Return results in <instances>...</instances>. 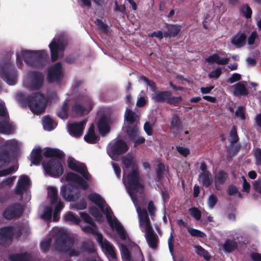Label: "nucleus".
<instances>
[{
  "label": "nucleus",
  "instance_id": "obj_1",
  "mask_svg": "<svg viewBox=\"0 0 261 261\" xmlns=\"http://www.w3.org/2000/svg\"><path fill=\"white\" fill-rule=\"evenodd\" d=\"M43 154L46 158H55L50 159L46 163H42L46 174L53 177L60 176L64 172L62 164L65 160L64 152L58 148L46 147Z\"/></svg>",
  "mask_w": 261,
  "mask_h": 261
},
{
  "label": "nucleus",
  "instance_id": "obj_2",
  "mask_svg": "<svg viewBox=\"0 0 261 261\" xmlns=\"http://www.w3.org/2000/svg\"><path fill=\"white\" fill-rule=\"evenodd\" d=\"M21 103L28 106L35 114L39 115L44 112L46 106V99L44 94L40 92L34 93L31 95L20 97Z\"/></svg>",
  "mask_w": 261,
  "mask_h": 261
},
{
  "label": "nucleus",
  "instance_id": "obj_3",
  "mask_svg": "<svg viewBox=\"0 0 261 261\" xmlns=\"http://www.w3.org/2000/svg\"><path fill=\"white\" fill-rule=\"evenodd\" d=\"M24 62L32 67L41 68L45 66L48 57L44 50H24L21 51Z\"/></svg>",
  "mask_w": 261,
  "mask_h": 261
},
{
  "label": "nucleus",
  "instance_id": "obj_4",
  "mask_svg": "<svg viewBox=\"0 0 261 261\" xmlns=\"http://www.w3.org/2000/svg\"><path fill=\"white\" fill-rule=\"evenodd\" d=\"M125 186L127 192L133 201L136 200L137 193H143L144 186L140 182V174L138 169L132 170L128 174Z\"/></svg>",
  "mask_w": 261,
  "mask_h": 261
},
{
  "label": "nucleus",
  "instance_id": "obj_5",
  "mask_svg": "<svg viewBox=\"0 0 261 261\" xmlns=\"http://www.w3.org/2000/svg\"><path fill=\"white\" fill-rule=\"evenodd\" d=\"M74 243V239L70 237L67 233L60 230L56 233L55 247L58 251L67 252L72 248Z\"/></svg>",
  "mask_w": 261,
  "mask_h": 261
},
{
  "label": "nucleus",
  "instance_id": "obj_6",
  "mask_svg": "<svg viewBox=\"0 0 261 261\" xmlns=\"http://www.w3.org/2000/svg\"><path fill=\"white\" fill-rule=\"evenodd\" d=\"M0 77L9 85L17 82V71L13 63L7 61L1 66Z\"/></svg>",
  "mask_w": 261,
  "mask_h": 261
},
{
  "label": "nucleus",
  "instance_id": "obj_7",
  "mask_svg": "<svg viewBox=\"0 0 261 261\" xmlns=\"http://www.w3.org/2000/svg\"><path fill=\"white\" fill-rule=\"evenodd\" d=\"M24 212V207L19 202L8 205L2 212L3 218L6 220L17 219L21 217Z\"/></svg>",
  "mask_w": 261,
  "mask_h": 261
},
{
  "label": "nucleus",
  "instance_id": "obj_8",
  "mask_svg": "<svg viewBox=\"0 0 261 261\" xmlns=\"http://www.w3.org/2000/svg\"><path fill=\"white\" fill-rule=\"evenodd\" d=\"M15 227L13 226H5L0 228V245L8 247L13 241Z\"/></svg>",
  "mask_w": 261,
  "mask_h": 261
},
{
  "label": "nucleus",
  "instance_id": "obj_9",
  "mask_svg": "<svg viewBox=\"0 0 261 261\" xmlns=\"http://www.w3.org/2000/svg\"><path fill=\"white\" fill-rule=\"evenodd\" d=\"M128 150L127 143L122 139L114 140L108 145V151L110 155L117 156L125 153Z\"/></svg>",
  "mask_w": 261,
  "mask_h": 261
},
{
  "label": "nucleus",
  "instance_id": "obj_10",
  "mask_svg": "<svg viewBox=\"0 0 261 261\" xmlns=\"http://www.w3.org/2000/svg\"><path fill=\"white\" fill-rule=\"evenodd\" d=\"M16 145L14 141L9 140L0 148V168L9 163L11 160L10 150L7 146L15 147Z\"/></svg>",
  "mask_w": 261,
  "mask_h": 261
},
{
  "label": "nucleus",
  "instance_id": "obj_11",
  "mask_svg": "<svg viewBox=\"0 0 261 261\" xmlns=\"http://www.w3.org/2000/svg\"><path fill=\"white\" fill-rule=\"evenodd\" d=\"M66 45L65 42L59 39L57 40L54 38L52 40L49 44L52 61L55 62L58 59L59 53L64 51Z\"/></svg>",
  "mask_w": 261,
  "mask_h": 261
},
{
  "label": "nucleus",
  "instance_id": "obj_12",
  "mask_svg": "<svg viewBox=\"0 0 261 261\" xmlns=\"http://www.w3.org/2000/svg\"><path fill=\"white\" fill-rule=\"evenodd\" d=\"M62 76V64L60 62L56 63L48 70L47 81L50 83L59 82Z\"/></svg>",
  "mask_w": 261,
  "mask_h": 261
},
{
  "label": "nucleus",
  "instance_id": "obj_13",
  "mask_svg": "<svg viewBox=\"0 0 261 261\" xmlns=\"http://www.w3.org/2000/svg\"><path fill=\"white\" fill-rule=\"evenodd\" d=\"M31 79L30 87L32 90H38L43 86L44 75L41 72L32 71L29 73Z\"/></svg>",
  "mask_w": 261,
  "mask_h": 261
},
{
  "label": "nucleus",
  "instance_id": "obj_14",
  "mask_svg": "<svg viewBox=\"0 0 261 261\" xmlns=\"http://www.w3.org/2000/svg\"><path fill=\"white\" fill-rule=\"evenodd\" d=\"M95 235L97 236V241L101 245V247L105 249L106 251L109 254L112 258L110 261H117L116 254L115 252L114 247L111 245L109 241L105 240L103 241V236L97 231V233Z\"/></svg>",
  "mask_w": 261,
  "mask_h": 261
},
{
  "label": "nucleus",
  "instance_id": "obj_15",
  "mask_svg": "<svg viewBox=\"0 0 261 261\" xmlns=\"http://www.w3.org/2000/svg\"><path fill=\"white\" fill-rule=\"evenodd\" d=\"M87 121L86 119H84L80 122L69 124L68 127L69 134L76 138L81 137L82 135Z\"/></svg>",
  "mask_w": 261,
  "mask_h": 261
},
{
  "label": "nucleus",
  "instance_id": "obj_16",
  "mask_svg": "<svg viewBox=\"0 0 261 261\" xmlns=\"http://www.w3.org/2000/svg\"><path fill=\"white\" fill-rule=\"evenodd\" d=\"M65 179L67 181H72L77 184L78 187L84 190H87L88 188V183L80 176L73 172H68L65 176Z\"/></svg>",
  "mask_w": 261,
  "mask_h": 261
},
{
  "label": "nucleus",
  "instance_id": "obj_17",
  "mask_svg": "<svg viewBox=\"0 0 261 261\" xmlns=\"http://www.w3.org/2000/svg\"><path fill=\"white\" fill-rule=\"evenodd\" d=\"M170 128L171 132L176 135L178 134L182 128V123L177 114H174L171 118Z\"/></svg>",
  "mask_w": 261,
  "mask_h": 261
},
{
  "label": "nucleus",
  "instance_id": "obj_18",
  "mask_svg": "<svg viewBox=\"0 0 261 261\" xmlns=\"http://www.w3.org/2000/svg\"><path fill=\"white\" fill-rule=\"evenodd\" d=\"M30 183V179L28 176L22 175L17 182L15 191L16 195H22L27 189Z\"/></svg>",
  "mask_w": 261,
  "mask_h": 261
},
{
  "label": "nucleus",
  "instance_id": "obj_19",
  "mask_svg": "<svg viewBox=\"0 0 261 261\" xmlns=\"http://www.w3.org/2000/svg\"><path fill=\"white\" fill-rule=\"evenodd\" d=\"M170 95L169 91H158L152 94L151 98L154 102L157 103H164L167 101L168 96Z\"/></svg>",
  "mask_w": 261,
  "mask_h": 261
},
{
  "label": "nucleus",
  "instance_id": "obj_20",
  "mask_svg": "<svg viewBox=\"0 0 261 261\" xmlns=\"http://www.w3.org/2000/svg\"><path fill=\"white\" fill-rule=\"evenodd\" d=\"M97 128L102 136L105 135L110 132V126L108 119L106 116H102L99 118L97 123Z\"/></svg>",
  "mask_w": 261,
  "mask_h": 261
},
{
  "label": "nucleus",
  "instance_id": "obj_21",
  "mask_svg": "<svg viewBox=\"0 0 261 261\" xmlns=\"http://www.w3.org/2000/svg\"><path fill=\"white\" fill-rule=\"evenodd\" d=\"M145 237L149 246L152 249H155L158 246V238L152 228L146 230Z\"/></svg>",
  "mask_w": 261,
  "mask_h": 261
},
{
  "label": "nucleus",
  "instance_id": "obj_22",
  "mask_svg": "<svg viewBox=\"0 0 261 261\" xmlns=\"http://www.w3.org/2000/svg\"><path fill=\"white\" fill-rule=\"evenodd\" d=\"M137 211L140 224L142 225L144 224L146 226V230L152 228L146 210L139 208L137 209Z\"/></svg>",
  "mask_w": 261,
  "mask_h": 261
},
{
  "label": "nucleus",
  "instance_id": "obj_23",
  "mask_svg": "<svg viewBox=\"0 0 261 261\" xmlns=\"http://www.w3.org/2000/svg\"><path fill=\"white\" fill-rule=\"evenodd\" d=\"M8 257L11 261H31L32 255L29 252H24L9 254Z\"/></svg>",
  "mask_w": 261,
  "mask_h": 261
},
{
  "label": "nucleus",
  "instance_id": "obj_24",
  "mask_svg": "<svg viewBox=\"0 0 261 261\" xmlns=\"http://www.w3.org/2000/svg\"><path fill=\"white\" fill-rule=\"evenodd\" d=\"M42 160V149L38 147L33 149L30 154V160L32 164L35 165H39Z\"/></svg>",
  "mask_w": 261,
  "mask_h": 261
},
{
  "label": "nucleus",
  "instance_id": "obj_25",
  "mask_svg": "<svg viewBox=\"0 0 261 261\" xmlns=\"http://www.w3.org/2000/svg\"><path fill=\"white\" fill-rule=\"evenodd\" d=\"M246 41V36L245 33H238L234 35L231 39V43L237 48H240L244 46Z\"/></svg>",
  "mask_w": 261,
  "mask_h": 261
},
{
  "label": "nucleus",
  "instance_id": "obj_26",
  "mask_svg": "<svg viewBox=\"0 0 261 261\" xmlns=\"http://www.w3.org/2000/svg\"><path fill=\"white\" fill-rule=\"evenodd\" d=\"M72 189L71 187L64 185L60 190V194L62 197L67 201H73L75 196L72 193Z\"/></svg>",
  "mask_w": 261,
  "mask_h": 261
},
{
  "label": "nucleus",
  "instance_id": "obj_27",
  "mask_svg": "<svg viewBox=\"0 0 261 261\" xmlns=\"http://www.w3.org/2000/svg\"><path fill=\"white\" fill-rule=\"evenodd\" d=\"M99 139V137L95 133L94 125L91 124L87 134L84 136L85 141L90 144H95L98 141Z\"/></svg>",
  "mask_w": 261,
  "mask_h": 261
},
{
  "label": "nucleus",
  "instance_id": "obj_28",
  "mask_svg": "<svg viewBox=\"0 0 261 261\" xmlns=\"http://www.w3.org/2000/svg\"><path fill=\"white\" fill-rule=\"evenodd\" d=\"M198 180L202 185L206 188L210 187L213 183L212 174L210 171L199 174Z\"/></svg>",
  "mask_w": 261,
  "mask_h": 261
},
{
  "label": "nucleus",
  "instance_id": "obj_29",
  "mask_svg": "<svg viewBox=\"0 0 261 261\" xmlns=\"http://www.w3.org/2000/svg\"><path fill=\"white\" fill-rule=\"evenodd\" d=\"M124 132L130 140H135L137 137L139 133V128L137 124L126 125Z\"/></svg>",
  "mask_w": 261,
  "mask_h": 261
},
{
  "label": "nucleus",
  "instance_id": "obj_30",
  "mask_svg": "<svg viewBox=\"0 0 261 261\" xmlns=\"http://www.w3.org/2000/svg\"><path fill=\"white\" fill-rule=\"evenodd\" d=\"M205 61L210 63H216L218 65H225L229 62V59L225 58L220 59L218 54L215 53L208 57L205 59Z\"/></svg>",
  "mask_w": 261,
  "mask_h": 261
},
{
  "label": "nucleus",
  "instance_id": "obj_31",
  "mask_svg": "<svg viewBox=\"0 0 261 261\" xmlns=\"http://www.w3.org/2000/svg\"><path fill=\"white\" fill-rule=\"evenodd\" d=\"M114 224L113 227H111L113 228H115L120 238L125 241L127 239V233L125 230L123 226L118 221L115 217L114 218Z\"/></svg>",
  "mask_w": 261,
  "mask_h": 261
},
{
  "label": "nucleus",
  "instance_id": "obj_32",
  "mask_svg": "<svg viewBox=\"0 0 261 261\" xmlns=\"http://www.w3.org/2000/svg\"><path fill=\"white\" fill-rule=\"evenodd\" d=\"M121 161L126 168H129L131 167L132 170L138 169L133 156L129 153H128L125 156H122L121 158Z\"/></svg>",
  "mask_w": 261,
  "mask_h": 261
},
{
  "label": "nucleus",
  "instance_id": "obj_33",
  "mask_svg": "<svg viewBox=\"0 0 261 261\" xmlns=\"http://www.w3.org/2000/svg\"><path fill=\"white\" fill-rule=\"evenodd\" d=\"M233 94L236 96L247 95L248 94L245 86L241 83H238L234 85Z\"/></svg>",
  "mask_w": 261,
  "mask_h": 261
},
{
  "label": "nucleus",
  "instance_id": "obj_34",
  "mask_svg": "<svg viewBox=\"0 0 261 261\" xmlns=\"http://www.w3.org/2000/svg\"><path fill=\"white\" fill-rule=\"evenodd\" d=\"M238 248V243L234 240L227 239L223 245V249L225 252L231 253Z\"/></svg>",
  "mask_w": 261,
  "mask_h": 261
},
{
  "label": "nucleus",
  "instance_id": "obj_35",
  "mask_svg": "<svg viewBox=\"0 0 261 261\" xmlns=\"http://www.w3.org/2000/svg\"><path fill=\"white\" fill-rule=\"evenodd\" d=\"M47 197L49 199L50 204L54 205L58 200V190L54 187H49L47 188Z\"/></svg>",
  "mask_w": 261,
  "mask_h": 261
},
{
  "label": "nucleus",
  "instance_id": "obj_36",
  "mask_svg": "<svg viewBox=\"0 0 261 261\" xmlns=\"http://www.w3.org/2000/svg\"><path fill=\"white\" fill-rule=\"evenodd\" d=\"M88 198L93 203L97 205L100 209L103 208V205L105 203V201L97 193H91L88 195Z\"/></svg>",
  "mask_w": 261,
  "mask_h": 261
},
{
  "label": "nucleus",
  "instance_id": "obj_37",
  "mask_svg": "<svg viewBox=\"0 0 261 261\" xmlns=\"http://www.w3.org/2000/svg\"><path fill=\"white\" fill-rule=\"evenodd\" d=\"M74 171L82 174L83 177L86 180L90 179V175L87 171V167L84 164L79 163Z\"/></svg>",
  "mask_w": 261,
  "mask_h": 261
},
{
  "label": "nucleus",
  "instance_id": "obj_38",
  "mask_svg": "<svg viewBox=\"0 0 261 261\" xmlns=\"http://www.w3.org/2000/svg\"><path fill=\"white\" fill-rule=\"evenodd\" d=\"M135 113L130 109H127L125 113V120L126 124L129 125L137 124Z\"/></svg>",
  "mask_w": 261,
  "mask_h": 261
},
{
  "label": "nucleus",
  "instance_id": "obj_39",
  "mask_svg": "<svg viewBox=\"0 0 261 261\" xmlns=\"http://www.w3.org/2000/svg\"><path fill=\"white\" fill-rule=\"evenodd\" d=\"M180 29L174 25H169L167 27V31L164 32V36L166 37H175L177 35Z\"/></svg>",
  "mask_w": 261,
  "mask_h": 261
},
{
  "label": "nucleus",
  "instance_id": "obj_40",
  "mask_svg": "<svg viewBox=\"0 0 261 261\" xmlns=\"http://www.w3.org/2000/svg\"><path fill=\"white\" fill-rule=\"evenodd\" d=\"M227 177V174L223 170H220L218 172L216 176V188L217 190H219L217 186V183L220 185L224 184Z\"/></svg>",
  "mask_w": 261,
  "mask_h": 261
},
{
  "label": "nucleus",
  "instance_id": "obj_41",
  "mask_svg": "<svg viewBox=\"0 0 261 261\" xmlns=\"http://www.w3.org/2000/svg\"><path fill=\"white\" fill-rule=\"evenodd\" d=\"M42 123L44 128L47 131H50L55 127V126L54 125L53 120L48 116L44 117Z\"/></svg>",
  "mask_w": 261,
  "mask_h": 261
},
{
  "label": "nucleus",
  "instance_id": "obj_42",
  "mask_svg": "<svg viewBox=\"0 0 261 261\" xmlns=\"http://www.w3.org/2000/svg\"><path fill=\"white\" fill-rule=\"evenodd\" d=\"M85 108L81 104L76 103L72 107V112L76 116L81 117L84 115Z\"/></svg>",
  "mask_w": 261,
  "mask_h": 261
},
{
  "label": "nucleus",
  "instance_id": "obj_43",
  "mask_svg": "<svg viewBox=\"0 0 261 261\" xmlns=\"http://www.w3.org/2000/svg\"><path fill=\"white\" fill-rule=\"evenodd\" d=\"M89 224L90 225V226L86 225L82 227V230L85 233H91L93 235H95L96 233H97L98 230L96 224L94 222Z\"/></svg>",
  "mask_w": 261,
  "mask_h": 261
},
{
  "label": "nucleus",
  "instance_id": "obj_44",
  "mask_svg": "<svg viewBox=\"0 0 261 261\" xmlns=\"http://www.w3.org/2000/svg\"><path fill=\"white\" fill-rule=\"evenodd\" d=\"M13 131L12 125L6 122L0 121V133L10 134Z\"/></svg>",
  "mask_w": 261,
  "mask_h": 261
},
{
  "label": "nucleus",
  "instance_id": "obj_45",
  "mask_svg": "<svg viewBox=\"0 0 261 261\" xmlns=\"http://www.w3.org/2000/svg\"><path fill=\"white\" fill-rule=\"evenodd\" d=\"M64 220L65 221L71 222L76 225H78L81 222L80 219L71 212H68L65 215Z\"/></svg>",
  "mask_w": 261,
  "mask_h": 261
},
{
  "label": "nucleus",
  "instance_id": "obj_46",
  "mask_svg": "<svg viewBox=\"0 0 261 261\" xmlns=\"http://www.w3.org/2000/svg\"><path fill=\"white\" fill-rule=\"evenodd\" d=\"M68 106L67 103L64 102L61 109L57 112L58 116L62 119H66L68 117Z\"/></svg>",
  "mask_w": 261,
  "mask_h": 261
},
{
  "label": "nucleus",
  "instance_id": "obj_47",
  "mask_svg": "<svg viewBox=\"0 0 261 261\" xmlns=\"http://www.w3.org/2000/svg\"><path fill=\"white\" fill-rule=\"evenodd\" d=\"M104 214L106 215L108 222H109L111 227H113L114 224V219H113L112 215V211L109 206H107L104 208V205H103V208L101 209Z\"/></svg>",
  "mask_w": 261,
  "mask_h": 261
},
{
  "label": "nucleus",
  "instance_id": "obj_48",
  "mask_svg": "<svg viewBox=\"0 0 261 261\" xmlns=\"http://www.w3.org/2000/svg\"><path fill=\"white\" fill-rule=\"evenodd\" d=\"M95 24L97 26L99 30L106 34L109 33L108 25L107 24L102 21L101 19L97 18L95 21Z\"/></svg>",
  "mask_w": 261,
  "mask_h": 261
},
{
  "label": "nucleus",
  "instance_id": "obj_49",
  "mask_svg": "<svg viewBox=\"0 0 261 261\" xmlns=\"http://www.w3.org/2000/svg\"><path fill=\"white\" fill-rule=\"evenodd\" d=\"M196 253L200 256H202L206 260H209L210 259L211 256L209 254V253L207 250L204 249L203 247H202L200 245H197L196 246Z\"/></svg>",
  "mask_w": 261,
  "mask_h": 261
},
{
  "label": "nucleus",
  "instance_id": "obj_50",
  "mask_svg": "<svg viewBox=\"0 0 261 261\" xmlns=\"http://www.w3.org/2000/svg\"><path fill=\"white\" fill-rule=\"evenodd\" d=\"M240 11L242 15L245 18L249 19L251 17L252 11L251 8L247 4L242 6Z\"/></svg>",
  "mask_w": 261,
  "mask_h": 261
},
{
  "label": "nucleus",
  "instance_id": "obj_51",
  "mask_svg": "<svg viewBox=\"0 0 261 261\" xmlns=\"http://www.w3.org/2000/svg\"><path fill=\"white\" fill-rule=\"evenodd\" d=\"M187 230L189 232V233L191 234L192 237H195L200 238H204L206 237V234L203 232L202 231L194 229L191 227H188L187 228Z\"/></svg>",
  "mask_w": 261,
  "mask_h": 261
},
{
  "label": "nucleus",
  "instance_id": "obj_52",
  "mask_svg": "<svg viewBox=\"0 0 261 261\" xmlns=\"http://www.w3.org/2000/svg\"><path fill=\"white\" fill-rule=\"evenodd\" d=\"M182 100V98L181 96L175 97L172 95V93L170 92V95L168 96L167 103L173 105L175 106H177Z\"/></svg>",
  "mask_w": 261,
  "mask_h": 261
},
{
  "label": "nucleus",
  "instance_id": "obj_53",
  "mask_svg": "<svg viewBox=\"0 0 261 261\" xmlns=\"http://www.w3.org/2000/svg\"><path fill=\"white\" fill-rule=\"evenodd\" d=\"M165 170V166L162 163H160L157 165L156 170V175L158 181L161 180L163 177L164 171Z\"/></svg>",
  "mask_w": 261,
  "mask_h": 261
},
{
  "label": "nucleus",
  "instance_id": "obj_54",
  "mask_svg": "<svg viewBox=\"0 0 261 261\" xmlns=\"http://www.w3.org/2000/svg\"><path fill=\"white\" fill-rule=\"evenodd\" d=\"M230 140L231 144L237 143L239 141V136L237 134V129L236 126H233L230 132Z\"/></svg>",
  "mask_w": 261,
  "mask_h": 261
},
{
  "label": "nucleus",
  "instance_id": "obj_55",
  "mask_svg": "<svg viewBox=\"0 0 261 261\" xmlns=\"http://www.w3.org/2000/svg\"><path fill=\"white\" fill-rule=\"evenodd\" d=\"M51 239L49 238L43 241L40 244V248L43 252H47L50 247Z\"/></svg>",
  "mask_w": 261,
  "mask_h": 261
},
{
  "label": "nucleus",
  "instance_id": "obj_56",
  "mask_svg": "<svg viewBox=\"0 0 261 261\" xmlns=\"http://www.w3.org/2000/svg\"><path fill=\"white\" fill-rule=\"evenodd\" d=\"M140 79L143 82H145L147 86H148L151 89L152 92H155L156 90V86L155 83L149 79L146 76L142 75L140 77Z\"/></svg>",
  "mask_w": 261,
  "mask_h": 261
},
{
  "label": "nucleus",
  "instance_id": "obj_57",
  "mask_svg": "<svg viewBox=\"0 0 261 261\" xmlns=\"http://www.w3.org/2000/svg\"><path fill=\"white\" fill-rule=\"evenodd\" d=\"M156 120L151 123L149 122H146L144 125V129L148 136H151L153 134L152 128L155 124Z\"/></svg>",
  "mask_w": 261,
  "mask_h": 261
},
{
  "label": "nucleus",
  "instance_id": "obj_58",
  "mask_svg": "<svg viewBox=\"0 0 261 261\" xmlns=\"http://www.w3.org/2000/svg\"><path fill=\"white\" fill-rule=\"evenodd\" d=\"M191 215L196 220H199L201 217V213L197 207H193L189 210Z\"/></svg>",
  "mask_w": 261,
  "mask_h": 261
},
{
  "label": "nucleus",
  "instance_id": "obj_59",
  "mask_svg": "<svg viewBox=\"0 0 261 261\" xmlns=\"http://www.w3.org/2000/svg\"><path fill=\"white\" fill-rule=\"evenodd\" d=\"M222 69L221 67H218L216 69L211 71L208 73V76L210 79H217L220 77Z\"/></svg>",
  "mask_w": 261,
  "mask_h": 261
},
{
  "label": "nucleus",
  "instance_id": "obj_60",
  "mask_svg": "<svg viewBox=\"0 0 261 261\" xmlns=\"http://www.w3.org/2000/svg\"><path fill=\"white\" fill-rule=\"evenodd\" d=\"M176 150L182 156L187 157L190 153V149L186 147L177 146H176Z\"/></svg>",
  "mask_w": 261,
  "mask_h": 261
},
{
  "label": "nucleus",
  "instance_id": "obj_61",
  "mask_svg": "<svg viewBox=\"0 0 261 261\" xmlns=\"http://www.w3.org/2000/svg\"><path fill=\"white\" fill-rule=\"evenodd\" d=\"M82 249L89 253H94L96 250L92 244L84 242L82 245Z\"/></svg>",
  "mask_w": 261,
  "mask_h": 261
},
{
  "label": "nucleus",
  "instance_id": "obj_62",
  "mask_svg": "<svg viewBox=\"0 0 261 261\" xmlns=\"http://www.w3.org/2000/svg\"><path fill=\"white\" fill-rule=\"evenodd\" d=\"M218 198L214 194H211L209 196L207 200L208 206L210 208H213L218 202Z\"/></svg>",
  "mask_w": 261,
  "mask_h": 261
},
{
  "label": "nucleus",
  "instance_id": "obj_63",
  "mask_svg": "<svg viewBox=\"0 0 261 261\" xmlns=\"http://www.w3.org/2000/svg\"><path fill=\"white\" fill-rule=\"evenodd\" d=\"M53 208L50 206H46L44 208L43 217L46 220H50L51 218Z\"/></svg>",
  "mask_w": 261,
  "mask_h": 261
},
{
  "label": "nucleus",
  "instance_id": "obj_64",
  "mask_svg": "<svg viewBox=\"0 0 261 261\" xmlns=\"http://www.w3.org/2000/svg\"><path fill=\"white\" fill-rule=\"evenodd\" d=\"M254 156L255 158V164L257 165H261V149L257 148L255 149L254 152Z\"/></svg>",
  "mask_w": 261,
  "mask_h": 261
}]
</instances>
